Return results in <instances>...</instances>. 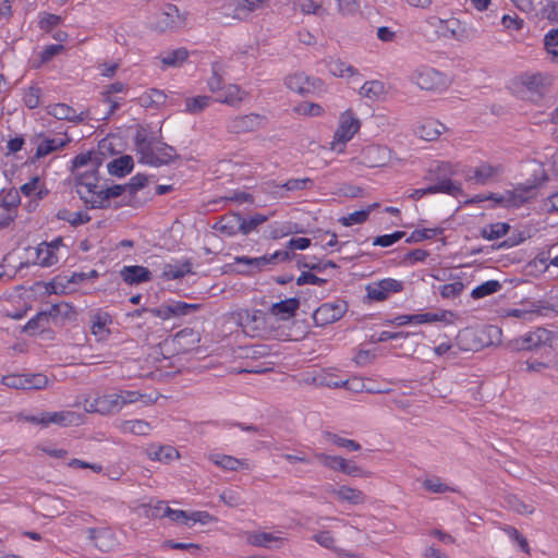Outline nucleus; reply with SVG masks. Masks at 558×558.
Segmentation results:
<instances>
[{"label": "nucleus", "mask_w": 558, "mask_h": 558, "mask_svg": "<svg viewBox=\"0 0 558 558\" xmlns=\"http://www.w3.org/2000/svg\"><path fill=\"white\" fill-rule=\"evenodd\" d=\"M73 189L80 199L92 209H102L110 205V199L123 194L135 195L140 189V174H135L128 184H108L99 170L85 169L74 173Z\"/></svg>", "instance_id": "obj_1"}, {"label": "nucleus", "mask_w": 558, "mask_h": 558, "mask_svg": "<svg viewBox=\"0 0 558 558\" xmlns=\"http://www.w3.org/2000/svg\"><path fill=\"white\" fill-rule=\"evenodd\" d=\"M201 304L186 303L182 301H172L169 304L161 305L157 308L142 307V325L147 326V335L145 338L146 345L150 352L145 362H161L167 357L161 352V343L166 339L167 330L162 326V322L171 316H185L201 308Z\"/></svg>", "instance_id": "obj_2"}, {"label": "nucleus", "mask_w": 558, "mask_h": 558, "mask_svg": "<svg viewBox=\"0 0 558 558\" xmlns=\"http://www.w3.org/2000/svg\"><path fill=\"white\" fill-rule=\"evenodd\" d=\"M162 120L158 117L155 121L142 125V163L150 166L167 165L179 158L172 146L159 140Z\"/></svg>", "instance_id": "obj_3"}, {"label": "nucleus", "mask_w": 558, "mask_h": 558, "mask_svg": "<svg viewBox=\"0 0 558 558\" xmlns=\"http://www.w3.org/2000/svg\"><path fill=\"white\" fill-rule=\"evenodd\" d=\"M140 400L136 390H120L119 392L99 395L84 400V410L88 413L110 414L120 411L128 404Z\"/></svg>", "instance_id": "obj_4"}, {"label": "nucleus", "mask_w": 558, "mask_h": 558, "mask_svg": "<svg viewBox=\"0 0 558 558\" xmlns=\"http://www.w3.org/2000/svg\"><path fill=\"white\" fill-rule=\"evenodd\" d=\"M523 87L522 97L533 104L543 105L547 94L550 92L551 76L544 73H525L520 76Z\"/></svg>", "instance_id": "obj_5"}, {"label": "nucleus", "mask_w": 558, "mask_h": 558, "mask_svg": "<svg viewBox=\"0 0 558 558\" xmlns=\"http://www.w3.org/2000/svg\"><path fill=\"white\" fill-rule=\"evenodd\" d=\"M187 12H181L175 4L166 3L156 19L148 23L149 28L159 33L179 32L187 24Z\"/></svg>", "instance_id": "obj_6"}, {"label": "nucleus", "mask_w": 558, "mask_h": 558, "mask_svg": "<svg viewBox=\"0 0 558 558\" xmlns=\"http://www.w3.org/2000/svg\"><path fill=\"white\" fill-rule=\"evenodd\" d=\"M25 421L48 427L49 425L58 426H78L84 422V415L70 410L57 412H43L38 415H27Z\"/></svg>", "instance_id": "obj_7"}, {"label": "nucleus", "mask_w": 558, "mask_h": 558, "mask_svg": "<svg viewBox=\"0 0 558 558\" xmlns=\"http://www.w3.org/2000/svg\"><path fill=\"white\" fill-rule=\"evenodd\" d=\"M410 81L421 89L428 92H441L448 86V81L444 73L424 65L412 72Z\"/></svg>", "instance_id": "obj_8"}, {"label": "nucleus", "mask_w": 558, "mask_h": 558, "mask_svg": "<svg viewBox=\"0 0 558 558\" xmlns=\"http://www.w3.org/2000/svg\"><path fill=\"white\" fill-rule=\"evenodd\" d=\"M110 143H108L107 140H102L97 150H88L85 153H81L76 155L71 160V171L72 174L84 171L85 169H97L102 166L105 161V150H108L110 148Z\"/></svg>", "instance_id": "obj_9"}, {"label": "nucleus", "mask_w": 558, "mask_h": 558, "mask_svg": "<svg viewBox=\"0 0 558 558\" xmlns=\"http://www.w3.org/2000/svg\"><path fill=\"white\" fill-rule=\"evenodd\" d=\"M48 377L44 374H10L2 376L1 384L12 388L22 390H40L48 386Z\"/></svg>", "instance_id": "obj_10"}, {"label": "nucleus", "mask_w": 558, "mask_h": 558, "mask_svg": "<svg viewBox=\"0 0 558 558\" xmlns=\"http://www.w3.org/2000/svg\"><path fill=\"white\" fill-rule=\"evenodd\" d=\"M348 311V303L344 300L323 303L313 313V320L316 326L325 327L343 317Z\"/></svg>", "instance_id": "obj_11"}, {"label": "nucleus", "mask_w": 558, "mask_h": 558, "mask_svg": "<svg viewBox=\"0 0 558 558\" xmlns=\"http://www.w3.org/2000/svg\"><path fill=\"white\" fill-rule=\"evenodd\" d=\"M21 205L20 192L12 187L0 194V228L8 227L17 216Z\"/></svg>", "instance_id": "obj_12"}, {"label": "nucleus", "mask_w": 558, "mask_h": 558, "mask_svg": "<svg viewBox=\"0 0 558 558\" xmlns=\"http://www.w3.org/2000/svg\"><path fill=\"white\" fill-rule=\"evenodd\" d=\"M63 246L62 238H56L51 242H41L36 247L35 263L40 267H52L60 260V248Z\"/></svg>", "instance_id": "obj_13"}, {"label": "nucleus", "mask_w": 558, "mask_h": 558, "mask_svg": "<svg viewBox=\"0 0 558 558\" xmlns=\"http://www.w3.org/2000/svg\"><path fill=\"white\" fill-rule=\"evenodd\" d=\"M402 290L403 282L392 278H386L366 286L367 298L376 302H383L390 294L401 292Z\"/></svg>", "instance_id": "obj_14"}, {"label": "nucleus", "mask_w": 558, "mask_h": 558, "mask_svg": "<svg viewBox=\"0 0 558 558\" xmlns=\"http://www.w3.org/2000/svg\"><path fill=\"white\" fill-rule=\"evenodd\" d=\"M360 128V120L354 117L351 110H347L340 116V123L335 132L332 144L340 143L344 145L359 132Z\"/></svg>", "instance_id": "obj_15"}, {"label": "nucleus", "mask_w": 558, "mask_h": 558, "mask_svg": "<svg viewBox=\"0 0 558 558\" xmlns=\"http://www.w3.org/2000/svg\"><path fill=\"white\" fill-rule=\"evenodd\" d=\"M17 191L20 192V196L23 195L29 199V206L32 203L37 205L38 202L46 198L49 194L45 179L39 175L32 177L27 182L22 184Z\"/></svg>", "instance_id": "obj_16"}, {"label": "nucleus", "mask_w": 558, "mask_h": 558, "mask_svg": "<svg viewBox=\"0 0 558 558\" xmlns=\"http://www.w3.org/2000/svg\"><path fill=\"white\" fill-rule=\"evenodd\" d=\"M264 120L263 116L256 113L239 116L228 122L227 129L235 134L253 132L262 126Z\"/></svg>", "instance_id": "obj_17"}, {"label": "nucleus", "mask_w": 558, "mask_h": 558, "mask_svg": "<svg viewBox=\"0 0 558 558\" xmlns=\"http://www.w3.org/2000/svg\"><path fill=\"white\" fill-rule=\"evenodd\" d=\"M554 335L545 328H536L534 331L525 333L520 340L521 350H534L539 347L551 345Z\"/></svg>", "instance_id": "obj_18"}, {"label": "nucleus", "mask_w": 558, "mask_h": 558, "mask_svg": "<svg viewBox=\"0 0 558 558\" xmlns=\"http://www.w3.org/2000/svg\"><path fill=\"white\" fill-rule=\"evenodd\" d=\"M112 316L104 311L97 310L90 315V331L97 340H106L110 335Z\"/></svg>", "instance_id": "obj_19"}, {"label": "nucleus", "mask_w": 558, "mask_h": 558, "mask_svg": "<svg viewBox=\"0 0 558 558\" xmlns=\"http://www.w3.org/2000/svg\"><path fill=\"white\" fill-rule=\"evenodd\" d=\"M243 226V216L239 213H227L213 226V229L227 235L233 236L241 233Z\"/></svg>", "instance_id": "obj_20"}, {"label": "nucleus", "mask_w": 558, "mask_h": 558, "mask_svg": "<svg viewBox=\"0 0 558 558\" xmlns=\"http://www.w3.org/2000/svg\"><path fill=\"white\" fill-rule=\"evenodd\" d=\"M461 185L452 181L442 180L439 185H428L424 189H416L410 194L412 199H420L427 194L445 193L451 196H457L461 193Z\"/></svg>", "instance_id": "obj_21"}, {"label": "nucleus", "mask_w": 558, "mask_h": 558, "mask_svg": "<svg viewBox=\"0 0 558 558\" xmlns=\"http://www.w3.org/2000/svg\"><path fill=\"white\" fill-rule=\"evenodd\" d=\"M146 456L151 461L169 464L180 458V452L170 445L151 444L145 449Z\"/></svg>", "instance_id": "obj_22"}, {"label": "nucleus", "mask_w": 558, "mask_h": 558, "mask_svg": "<svg viewBox=\"0 0 558 558\" xmlns=\"http://www.w3.org/2000/svg\"><path fill=\"white\" fill-rule=\"evenodd\" d=\"M267 314L263 311H246L241 315V325L246 332H253V336H260L265 330Z\"/></svg>", "instance_id": "obj_23"}, {"label": "nucleus", "mask_w": 558, "mask_h": 558, "mask_svg": "<svg viewBox=\"0 0 558 558\" xmlns=\"http://www.w3.org/2000/svg\"><path fill=\"white\" fill-rule=\"evenodd\" d=\"M70 142L71 138L66 134H64L63 136L45 137L38 143L35 151V157L37 159L44 158L51 153L62 149Z\"/></svg>", "instance_id": "obj_24"}, {"label": "nucleus", "mask_w": 558, "mask_h": 558, "mask_svg": "<svg viewBox=\"0 0 558 558\" xmlns=\"http://www.w3.org/2000/svg\"><path fill=\"white\" fill-rule=\"evenodd\" d=\"M286 86L300 95L311 93L315 87L316 83L320 84L319 80H312L303 73H295L286 77Z\"/></svg>", "instance_id": "obj_25"}, {"label": "nucleus", "mask_w": 558, "mask_h": 558, "mask_svg": "<svg viewBox=\"0 0 558 558\" xmlns=\"http://www.w3.org/2000/svg\"><path fill=\"white\" fill-rule=\"evenodd\" d=\"M299 307L300 300L298 298H289L274 303L269 308V313L274 316L280 317L281 320H288L295 316Z\"/></svg>", "instance_id": "obj_26"}, {"label": "nucleus", "mask_w": 558, "mask_h": 558, "mask_svg": "<svg viewBox=\"0 0 558 558\" xmlns=\"http://www.w3.org/2000/svg\"><path fill=\"white\" fill-rule=\"evenodd\" d=\"M106 168L108 173L112 177L123 178L131 173L134 168L133 158L129 155H123L118 158H113L107 162Z\"/></svg>", "instance_id": "obj_27"}, {"label": "nucleus", "mask_w": 558, "mask_h": 558, "mask_svg": "<svg viewBox=\"0 0 558 558\" xmlns=\"http://www.w3.org/2000/svg\"><path fill=\"white\" fill-rule=\"evenodd\" d=\"M126 86L123 83L116 82L110 84L107 89L102 93L104 101L109 106V111L105 118L113 114L114 111L120 107L122 97L118 94H123Z\"/></svg>", "instance_id": "obj_28"}, {"label": "nucleus", "mask_w": 558, "mask_h": 558, "mask_svg": "<svg viewBox=\"0 0 558 558\" xmlns=\"http://www.w3.org/2000/svg\"><path fill=\"white\" fill-rule=\"evenodd\" d=\"M548 312H557L554 307V305L549 304L546 301H535L531 305V310H511L508 313V316L517 317V318H523V319H531L534 314L545 316L548 314Z\"/></svg>", "instance_id": "obj_29"}, {"label": "nucleus", "mask_w": 558, "mask_h": 558, "mask_svg": "<svg viewBox=\"0 0 558 558\" xmlns=\"http://www.w3.org/2000/svg\"><path fill=\"white\" fill-rule=\"evenodd\" d=\"M189 50L184 47H180L167 51L156 59L160 61L162 69L180 68L189 59Z\"/></svg>", "instance_id": "obj_30"}, {"label": "nucleus", "mask_w": 558, "mask_h": 558, "mask_svg": "<svg viewBox=\"0 0 558 558\" xmlns=\"http://www.w3.org/2000/svg\"><path fill=\"white\" fill-rule=\"evenodd\" d=\"M440 31L445 37L453 38L460 41L469 39V34L457 19L439 20Z\"/></svg>", "instance_id": "obj_31"}, {"label": "nucleus", "mask_w": 558, "mask_h": 558, "mask_svg": "<svg viewBox=\"0 0 558 558\" xmlns=\"http://www.w3.org/2000/svg\"><path fill=\"white\" fill-rule=\"evenodd\" d=\"M48 114L54 117L58 120H66L71 122H80L83 118L76 112V110L66 104H52L47 107Z\"/></svg>", "instance_id": "obj_32"}, {"label": "nucleus", "mask_w": 558, "mask_h": 558, "mask_svg": "<svg viewBox=\"0 0 558 558\" xmlns=\"http://www.w3.org/2000/svg\"><path fill=\"white\" fill-rule=\"evenodd\" d=\"M452 169L448 162H438L434 168H429L427 173L424 175V181H428L430 185H439L445 179L451 181Z\"/></svg>", "instance_id": "obj_33"}, {"label": "nucleus", "mask_w": 558, "mask_h": 558, "mask_svg": "<svg viewBox=\"0 0 558 558\" xmlns=\"http://www.w3.org/2000/svg\"><path fill=\"white\" fill-rule=\"evenodd\" d=\"M245 96V92L241 90L238 85H228L222 87V90L218 93L216 101L236 107L239 106Z\"/></svg>", "instance_id": "obj_34"}, {"label": "nucleus", "mask_w": 558, "mask_h": 558, "mask_svg": "<svg viewBox=\"0 0 558 558\" xmlns=\"http://www.w3.org/2000/svg\"><path fill=\"white\" fill-rule=\"evenodd\" d=\"M199 340V333L192 328H184L174 336V342L183 352L195 348Z\"/></svg>", "instance_id": "obj_35"}, {"label": "nucleus", "mask_w": 558, "mask_h": 558, "mask_svg": "<svg viewBox=\"0 0 558 558\" xmlns=\"http://www.w3.org/2000/svg\"><path fill=\"white\" fill-rule=\"evenodd\" d=\"M56 217L59 220L68 222L72 227H78L89 222L90 216L85 210L72 211L69 208H60Z\"/></svg>", "instance_id": "obj_36"}, {"label": "nucleus", "mask_w": 558, "mask_h": 558, "mask_svg": "<svg viewBox=\"0 0 558 558\" xmlns=\"http://www.w3.org/2000/svg\"><path fill=\"white\" fill-rule=\"evenodd\" d=\"M186 274H192V263L189 259L166 264L162 271V276L167 280L180 279Z\"/></svg>", "instance_id": "obj_37"}, {"label": "nucleus", "mask_w": 558, "mask_h": 558, "mask_svg": "<svg viewBox=\"0 0 558 558\" xmlns=\"http://www.w3.org/2000/svg\"><path fill=\"white\" fill-rule=\"evenodd\" d=\"M235 264H243L246 268L242 269V274H254L264 270L267 266V255L260 257L238 256L234 258Z\"/></svg>", "instance_id": "obj_38"}, {"label": "nucleus", "mask_w": 558, "mask_h": 558, "mask_svg": "<svg viewBox=\"0 0 558 558\" xmlns=\"http://www.w3.org/2000/svg\"><path fill=\"white\" fill-rule=\"evenodd\" d=\"M445 125L438 121L428 120L417 128V135L425 141H435L445 130Z\"/></svg>", "instance_id": "obj_39"}, {"label": "nucleus", "mask_w": 558, "mask_h": 558, "mask_svg": "<svg viewBox=\"0 0 558 558\" xmlns=\"http://www.w3.org/2000/svg\"><path fill=\"white\" fill-rule=\"evenodd\" d=\"M92 539L101 551H108L114 546L113 534L110 530H92Z\"/></svg>", "instance_id": "obj_40"}, {"label": "nucleus", "mask_w": 558, "mask_h": 558, "mask_svg": "<svg viewBox=\"0 0 558 558\" xmlns=\"http://www.w3.org/2000/svg\"><path fill=\"white\" fill-rule=\"evenodd\" d=\"M457 347L459 350L463 351H476L482 344L475 340V332L470 328H465L459 331L457 336Z\"/></svg>", "instance_id": "obj_41"}, {"label": "nucleus", "mask_w": 558, "mask_h": 558, "mask_svg": "<svg viewBox=\"0 0 558 558\" xmlns=\"http://www.w3.org/2000/svg\"><path fill=\"white\" fill-rule=\"evenodd\" d=\"M230 7H234L232 20H240L241 11L253 12L260 8L266 0H226Z\"/></svg>", "instance_id": "obj_42"}, {"label": "nucleus", "mask_w": 558, "mask_h": 558, "mask_svg": "<svg viewBox=\"0 0 558 558\" xmlns=\"http://www.w3.org/2000/svg\"><path fill=\"white\" fill-rule=\"evenodd\" d=\"M501 172L500 166H492L489 163H482L474 170L473 179L478 184H486L490 179Z\"/></svg>", "instance_id": "obj_43"}, {"label": "nucleus", "mask_w": 558, "mask_h": 558, "mask_svg": "<svg viewBox=\"0 0 558 558\" xmlns=\"http://www.w3.org/2000/svg\"><path fill=\"white\" fill-rule=\"evenodd\" d=\"M166 99L167 96L162 90L150 88L142 94V107L158 109L165 105Z\"/></svg>", "instance_id": "obj_44"}, {"label": "nucleus", "mask_w": 558, "mask_h": 558, "mask_svg": "<svg viewBox=\"0 0 558 558\" xmlns=\"http://www.w3.org/2000/svg\"><path fill=\"white\" fill-rule=\"evenodd\" d=\"M510 230L507 222L490 223L481 230V236L486 240H496L505 236Z\"/></svg>", "instance_id": "obj_45"}, {"label": "nucleus", "mask_w": 558, "mask_h": 558, "mask_svg": "<svg viewBox=\"0 0 558 558\" xmlns=\"http://www.w3.org/2000/svg\"><path fill=\"white\" fill-rule=\"evenodd\" d=\"M383 151V148L376 145L366 146L362 153V163L369 168L380 167L384 165L383 159L377 158V155Z\"/></svg>", "instance_id": "obj_46"}, {"label": "nucleus", "mask_w": 558, "mask_h": 558, "mask_svg": "<svg viewBox=\"0 0 558 558\" xmlns=\"http://www.w3.org/2000/svg\"><path fill=\"white\" fill-rule=\"evenodd\" d=\"M328 70L333 76L338 77L353 76L359 73L354 66L340 59L330 60L328 63Z\"/></svg>", "instance_id": "obj_47"}, {"label": "nucleus", "mask_w": 558, "mask_h": 558, "mask_svg": "<svg viewBox=\"0 0 558 558\" xmlns=\"http://www.w3.org/2000/svg\"><path fill=\"white\" fill-rule=\"evenodd\" d=\"M336 494L340 499L353 505H360L365 501V496L363 492L345 485L340 486Z\"/></svg>", "instance_id": "obj_48"}, {"label": "nucleus", "mask_w": 558, "mask_h": 558, "mask_svg": "<svg viewBox=\"0 0 558 558\" xmlns=\"http://www.w3.org/2000/svg\"><path fill=\"white\" fill-rule=\"evenodd\" d=\"M502 288L498 280H488L474 288L471 296L475 300L485 298L487 295L498 292Z\"/></svg>", "instance_id": "obj_49"}, {"label": "nucleus", "mask_w": 558, "mask_h": 558, "mask_svg": "<svg viewBox=\"0 0 558 558\" xmlns=\"http://www.w3.org/2000/svg\"><path fill=\"white\" fill-rule=\"evenodd\" d=\"M213 98L210 96H196L186 98L185 111L191 114L201 113L205 108L209 106Z\"/></svg>", "instance_id": "obj_50"}, {"label": "nucleus", "mask_w": 558, "mask_h": 558, "mask_svg": "<svg viewBox=\"0 0 558 558\" xmlns=\"http://www.w3.org/2000/svg\"><path fill=\"white\" fill-rule=\"evenodd\" d=\"M444 232L442 228H424L414 230L409 238H407V243H416L422 242L424 240L433 239Z\"/></svg>", "instance_id": "obj_51"}, {"label": "nucleus", "mask_w": 558, "mask_h": 558, "mask_svg": "<svg viewBox=\"0 0 558 558\" xmlns=\"http://www.w3.org/2000/svg\"><path fill=\"white\" fill-rule=\"evenodd\" d=\"M324 438L327 441H330L338 447L347 448L352 451H357L361 449V445L359 442H356L355 440L343 438V437H341L335 433H331V432H325Z\"/></svg>", "instance_id": "obj_52"}, {"label": "nucleus", "mask_w": 558, "mask_h": 558, "mask_svg": "<svg viewBox=\"0 0 558 558\" xmlns=\"http://www.w3.org/2000/svg\"><path fill=\"white\" fill-rule=\"evenodd\" d=\"M209 460L222 469L235 471L241 465L239 459L226 454H210Z\"/></svg>", "instance_id": "obj_53"}, {"label": "nucleus", "mask_w": 558, "mask_h": 558, "mask_svg": "<svg viewBox=\"0 0 558 558\" xmlns=\"http://www.w3.org/2000/svg\"><path fill=\"white\" fill-rule=\"evenodd\" d=\"M506 502L511 510L519 514H532L534 512L532 505L525 504L515 495H508L506 497Z\"/></svg>", "instance_id": "obj_54"}, {"label": "nucleus", "mask_w": 558, "mask_h": 558, "mask_svg": "<svg viewBox=\"0 0 558 558\" xmlns=\"http://www.w3.org/2000/svg\"><path fill=\"white\" fill-rule=\"evenodd\" d=\"M64 50V46L60 44H53L46 46L39 53H38V62L35 65V68H40L41 65L49 62L53 57H56L58 53L62 52Z\"/></svg>", "instance_id": "obj_55"}, {"label": "nucleus", "mask_w": 558, "mask_h": 558, "mask_svg": "<svg viewBox=\"0 0 558 558\" xmlns=\"http://www.w3.org/2000/svg\"><path fill=\"white\" fill-rule=\"evenodd\" d=\"M293 7L295 10H300L304 14H316L323 15L326 11L314 0H294Z\"/></svg>", "instance_id": "obj_56"}, {"label": "nucleus", "mask_w": 558, "mask_h": 558, "mask_svg": "<svg viewBox=\"0 0 558 558\" xmlns=\"http://www.w3.org/2000/svg\"><path fill=\"white\" fill-rule=\"evenodd\" d=\"M268 220V216L256 213L248 219L243 217V226H241V233L247 235L252 231L256 230L258 226L263 225Z\"/></svg>", "instance_id": "obj_57"}, {"label": "nucleus", "mask_w": 558, "mask_h": 558, "mask_svg": "<svg viewBox=\"0 0 558 558\" xmlns=\"http://www.w3.org/2000/svg\"><path fill=\"white\" fill-rule=\"evenodd\" d=\"M384 93V84L379 81L365 82L360 89L363 97L376 99Z\"/></svg>", "instance_id": "obj_58"}, {"label": "nucleus", "mask_w": 558, "mask_h": 558, "mask_svg": "<svg viewBox=\"0 0 558 558\" xmlns=\"http://www.w3.org/2000/svg\"><path fill=\"white\" fill-rule=\"evenodd\" d=\"M549 180L546 171H542V175L539 178H534L533 183L519 184L515 189L519 193H523L525 195H535V190L542 186L545 182Z\"/></svg>", "instance_id": "obj_59"}, {"label": "nucleus", "mask_w": 558, "mask_h": 558, "mask_svg": "<svg viewBox=\"0 0 558 558\" xmlns=\"http://www.w3.org/2000/svg\"><path fill=\"white\" fill-rule=\"evenodd\" d=\"M281 187L290 192L311 190L314 187V181L311 178L289 179Z\"/></svg>", "instance_id": "obj_60"}, {"label": "nucleus", "mask_w": 558, "mask_h": 558, "mask_svg": "<svg viewBox=\"0 0 558 558\" xmlns=\"http://www.w3.org/2000/svg\"><path fill=\"white\" fill-rule=\"evenodd\" d=\"M315 457L320 461V463L333 471H341V468L344 463V460L342 457L338 456H329L326 453H316Z\"/></svg>", "instance_id": "obj_61"}, {"label": "nucleus", "mask_w": 558, "mask_h": 558, "mask_svg": "<svg viewBox=\"0 0 558 558\" xmlns=\"http://www.w3.org/2000/svg\"><path fill=\"white\" fill-rule=\"evenodd\" d=\"M41 89L37 86L28 87L23 96L25 106L29 109H35L40 105Z\"/></svg>", "instance_id": "obj_62"}, {"label": "nucleus", "mask_w": 558, "mask_h": 558, "mask_svg": "<svg viewBox=\"0 0 558 558\" xmlns=\"http://www.w3.org/2000/svg\"><path fill=\"white\" fill-rule=\"evenodd\" d=\"M464 289V284L462 281H454L451 283H446L439 287V293L444 299H454L461 294Z\"/></svg>", "instance_id": "obj_63"}, {"label": "nucleus", "mask_w": 558, "mask_h": 558, "mask_svg": "<svg viewBox=\"0 0 558 558\" xmlns=\"http://www.w3.org/2000/svg\"><path fill=\"white\" fill-rule=\"evenodd\" d=\"M545 49L554 57H558V27L549 31L544 38Z\"/></svg>", "instance_id": "obj_64"}]
</instances>
